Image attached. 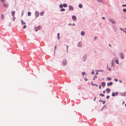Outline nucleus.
I'll use <instances>...</instances> for the list:
<instances>
[{
	"label": "nucleus",
	"mask_w": 126,
	"mask_h": 126,
	"mask_svg": "<svg viewBox=\"0 0 126 126\" xmlns=\"http://www.w3.org/2000/svg\"><path fill=\"white\" fill-rule=\"evenodd\" d=\"M119 55L120 58L121 59L123 60L124 59L125 55L123 52H121L120 53H119Z\"/></svg>",
	"instance_id": "obj_1"
},
{
	"label": "nucleus",
	"mask_w": 126,
	"mask_h": 126,
	"mask_svg": "<svg viewBox=\"0 0 126 126\" xmlns=\"http://www.w3.org/2000/svg\"><path fill=\"white\" fill-rule=\"evenodd\" d=\"M109 20L110 22L113 24H115L116 23V22L112 19H109Z\"/></svg>",
	"instance_id": "obj_2"
},
{
	"label": "nucleus",
	"mask_w": 126,
	"mask_h": 126,
	"mask_svg": "<svg viewBox=\"0 0 126 126\" xmlns=\"http://www.w3.org/2000/svg\"><path fill=\"white\" fill-rule=\"evenodd\" d=\"M87 57V56L86 54H84L83 55V56L82 58V60L83 61L85 62L86 60Z\"/></svg>",
	"instance_id": "obj_3"
},
{
	"label": "nucleus",
	"mask_w": 126,
	"mask_h": 126,
	"mask_svg": "<svg viewBox=\"0 0 126 126\" xmlns=\"http://www.w3.org/2000/svg\"><path fill=\"white\" fill-rule=\"evenodd\" d=\"M82 46V44L81 42H79L77 44V46L79 47H81Z\"/></svg>",
	"instance_id": "obj_4"
},
{
	"label": "nucleus",
	"mask_w": 126,
	"mask_h": 126,
	"mask_svg": "<svg viewBox=\"0 0 126 126\" xmlns=\"http://www.w3.org/2000/svg\"><path fill=\"white\" fill-rule=\"evenodd\" d=\"M63 64L64 66L66 65L67 64V61L65 59H64L63 61Z\"/></svg>",
	"instance_id": "obj_5"
},
{
	"label": "nucleus",
	"mask_w": 126,
	"mask_h": 126,
	"mask_svg": "<svg viewBox=\"0 0 126 126\" xmlns=\"http://www.w3.org/2000/svg\"><path fill=\"white\" fill-rule=\"evenodd\" d=\"M120 95L123 96H126V91L124 93H119Z\"/></svg>",
	"instance_id": "obj_6"
},
{
	"label": "nucleus",
	"mask_w": 126,
	"mask_h": 126,
	"mask_svg": "<svg viewBox=\"0 0 126 126\" xmlns=\"http://www.w3.org/2000/svg\"><path fill=\"white\" fill-rule=\"evenodd\" d=\"M39 15V13L38 11H36L35 13V15L36 17H38Z\"/></svg>",
	"instance_id": "obj_7"
},
{
	"label": "nucleus",
	"mask_w": 126,
	"mask_h": 126,
	"mask_svg": "<svg viewBox=\"0 0 126 126\" xmlns=\"http://www.w3.org/2000/svg\"><path fill=\"white\" fill-rule=\"evenodd\" d=\"M34 30L36 32H37L38 30H40V26L35 27Z\"/></svg>",
	"instance_id": "obj_8"
},
{
	"label": "nucleus",
	"mask_w": 126,
	"mask_h": 126,
	"mask_svg": "<svg viewBox=\"0 0 126 126\" xmlns=\"http://www.w3.org/2000/svg\"><path fill=\"white\" fill-rule=\"evenodd\" d=\"M68 7L69 8V11H70L71 10H74V8L72 6L69 5Z\"/></svg>",
	"instance_id": "obj_9"
},
{
	"label": "nucleus",
	"mask_w": 126,
	"mask_h": 126,
	"mask_svg": "<svg viewBox=\"0 0 126 126\" xmlns=\"http://www.w3.org/2000/svg\"><path fill=\"white\" fill-rule=\"evenodd\" d=\"M72 18L74 20H76L77 19L76 16L75 15L72 16Z\"/></svg>",
	"instance_id": "obj_10"
},
{
	"label": "nucleus",
	"mask_w": 126,
	"mask_h": 126,
	"mask_svg": "<svg viewBox=\"0 0 126 126\" xmlns=\"http://www.w3.org/2000/svg\"><path fill=\"white\" fill-rule=\"evenodd\" d=\"M106 91H107V93H110V90L109 88H107L106 89Z\"/></svg>",
	"instance_id": "obj_11"
},
{
	"label": "nucleus",
	"mask_w": 126,
	"mask_h": 126,
	"mask_svg": "<svg viewBox=\"0 0 126 126\" xmlns=\"http://www.w3.org/2000/svg\"><path fill=\"white\" fill-rule=\"evenodd\" d=\"M112 84L113 83L112 82H110L107 83V85L108 86H111Z\"/></svg>",
	"instance_id": "obj_12"
},
{
	"label": "nucleus",
	"mask_w": 126,
	"mask_h": 126,
	"mask_svg": "<svg viewBox=\"0 0 126 126\" xmlns=\"http://www.w3.org/2000/svg\"><path fill=\"white\" fill-rule=\"evenodd\" d=\"M11 14H12V15L13 17H14V16L15 13V12L14 11H12L11 12Z\"/></svg>",
	"instance_id": "obj_13"
},
{
	"label": "nucleus",
	"mask_w": 126,
	"mask_h": 126,
	"mask_svg": "<svg viewBox=\"0 0 126 126\" xmlns=\"http://www.w3.org/2000/svg\"><path fill=\"white\" fill-rule=\"evenodd\" d=\"M85 34V32L83 31H82L80 33L81 35L82 36H84Z\"/></svg>",
	"instance_id": "obj_14"
},
{
	"label": "nucleus",
	"mask_w": 126,
	"mask_h": 126,
	"mask_svg": "<svg viewBox=\"0 0 126 126\" xmlns=\"http://www.w3.org/2000/svg\"><path fill=\"white\" fill-rule=\"evenodd\" d=\"M101 86L103 87L105 86V83L104 82H103L101 83Z\"/></svg>",
	"instance_id": "obj_15"
},
{
	"label": "nucleus",
	"mask_w": 126,
	"mask_h": 126,
	"mask_svg": "<svg viewBox=\"0 0 126 126\" xmlns=\"http://www.w3.org/2000/svg\"><path fill=\"white\" fill-rule=\"evenodd\" d=\"M97 2H100L102 3H104V1L103 0H97Z\"/></svg>",
	"instance_id": "obj_16"
},
{
	"label": "nucleus",
	"mask_w": 126,
	"mask_h": 126,
	"mask_svg": "<svg viewBox=\"0 0 126 126\" xmlns=\"http://www.w3.org/2000/svg\"><path fill=\"white\" fill-rule=\"evenodd\" d=\"M120 29L121 30V31H123V32H125V33L126 34V31L125 30H124V29H122V28H120Z\"/></svg>",
	"instance_id": "obj_17"
},
{
	"label": "nucleus",
	"mask_w": 126,
	"mask_h": 126,
	"mask_svg": "<svg viewBox=\"0 0 126 126\" xmlns=\"http://www.w3.org/2000/svg\"><path fill=\"white\" fill-rule=\"evenodd\" d=\"M63 5L62 4H60L59 5V7L61 9L63 7Z\"/></svg>",
	"instance_id": "obj_18"
},
{
	"label": "nucleus",
	"mask_w": 126,
	"mask_h": 126,
	"mask_svg": "<svg viewBox=\"0 0 126 126\" xmlns=\"http://www.w3.org/2000/svg\"><path fill=\"white\" fill-rule=\"evenodd\" d=\"M63 5V7H67V4L65 3H64Z\"/></svg>",
	"instance_id": "obj_19"
},
{
	"label": "nucleus",
	"mask_w": 126,
	"mask_h": 126,
	"mask_svg": "<svg viewBox=\"0 0 126 126\" xmlns=\"http://www.w3.org/2000/svg\"><path fill=\"white\" fill-rule=\"evenodd\" d=\"M113 28L115 32L116 31L117 29V28L115 26H113Z\"/></svg>",
	"instance_id": "obj_20"
},
{
	"label": "nucleus",
	"mask_w": 126,
	"mask_h": 126,
	"mask_svg": "<svg viewBox=\"0 0 126 126\" xmlns=\"http://www.w3.org/2000/svg\"><path fill=\"white\" fill-rule=\"evenodd\" d=\"M79 7L80 8H82V6L81 4H80L79 5Z\"/></svg>",
	"instance_id": "obj_21"
},
{
	"label": "nucleus",
	"mask_w": 126,
	"mask_h": 126,
	"mask_svg": "<svg viewBox=\"0 0 126 126\" xmlns=\"http://www.w3.org/2000/svg\"><path fill=\"white\" fill-rule=\"evenodd\" d=\"M57 38L58 40H60V33H58L57 34Z\"/></svg>",
	"instance_id": "obj_22"
},
{
	"label": "nucleus",
	"mask_w": 126,
	"mask_h": 126,
	"mask_svg": "<svg viewBox=\"0 0 126 126\" xmlns=\"http://www.w3.org/2000/svg\"><path fill=\"white\" fill-rule=\"evenodd\" d=\"M3 6L5 7H8V4H5L3 5Z\"/></svg>",
	"instance_id": "obj_23"
},
{
	"label": "nucleus",
	"mask_w": 126,
	"mask_h": 126,
	"mask_svg": "<svg viewBox=\"0 0 126 126\" xmlns=\"http://www.w3.org/2000/svg\"><path fill=\"white\" fill-rule=\"evenodd\" d=\"M65 11V9L64 8H61L60 10V11L61 12H64Z\"/></svg>",
	"instance_id": "obj_24"
},
{
	"label": "nucleus",
	"mask_w": 126,
	"mask_h": 126,
	"mask_svg": "<svg viewBox=\"0 0 126 126\" xmlns=\"http://www.w3.org/2000/svg\"><path fill=\"white\" fill-rule=\"evenodd\" d=\"M21 23L22 25L25 24L26 23L24 22L23 21V20H21Z\"/></svg>",
	"instance_id": "obj_25"
},
{
	"label": "nucleus",
	"mask_w": 126,
	"mask_h": 126,
	"mask_svg": "<svg viewBox=\"0 0 126 126\" xmlns=\"http://www.w3.org/2000/svg\"><path fill=\"white\" fill-rule=\"evenodd\" d=\"M115 93L114 92H113L112 93V96H115Z\"/></svg>",
	"instance_id": "obj_26"
},
{
	"label": "nucleus",
	"mask_w": 126,
	"mask_h": 126,
	"mask_svg": "<svg viewBox=\"0 0 126 126\" xmlns=\"http://www.w3.org/2000/svg\"><path fill=\"white\" fill-rule=\"evenodd\" d=\"M81 74L83 75H86V73L84 72H82Z\"/></svg>",
	"instance_id": "obj_27"
},
{
	"label": "nucleus",
	"mask_w": 126,
	"mask_h": 126,
	"mask_svg": "<svg viewBox=\"0 0 126 126\" xmlns=\"http://www.w3.org/2000/svg\"><path fill=\"white\" fill-rule=\"evenodd\" d=\"M91 84L92 85H95V86H96L97 87L98 86V85H97V84H94L93 82H91Z\"/></svg>",
	"instance_id": "obj_28"
},
{
	"label": "nucleus",
	"mask_w": 126,
	"mask_h": 126,
	"mask_svg": "<svg viewBox=\"0 0 126 126\" xmlns=\"http://www.w3.org/2000/svg\"><path fill=\"white\" fill-rule=\"evenodd\" d=\"M31 15V13L30 12H28V16H29Z\"/></svg>",
	"instance_id": "obj_29"
},
{
	"label": "nucleus",
	"mask_w": 126,
	"mask_h": 126,
	"mask_svg": "<svg viewBox=\"0 0 126 126\" xmlns=\"http://www.w3.org/2000/svg\"><path fill=\"white\" fill-rule=\"evenodd\" d=\"M107 79L109 80H111V78L110 77H108L107 78Z\"/></svg>",
	"instance_id": "obj_30"
},
{
	"label": "nucleus",
	"mask_w": 126,
	"mask_h": 126,
	"mask_svg": "<svg viewBox=\"0 0 126 126\" xmlns=\"http://www.w3.org/2000/svg\"><path fill=\"white\" fill-rule=\"evenodd\" d=\"M1 17L2 19H4V16L3 14L1 15Z\"/></svg>",
	"instance_id": "obj_31"
},
{
	"label": "nucleus",
	"mask_w": 126,
	"mask_h": 126,
	"mask_svg": "<svg viewBox=\"0 0 126 126\" xmlns=\"http://www.w3.org/2000/svg\"><path fill=\"white\" fill-rule=\"evenodd\" d=\"M97 78V76L96 75H95L94 76V77L93 78V79L94 80H95V79L96 78Z\"/></svg>",
	"instance_id": "obj_32"
},
{
	"label": "nucleus",
	"mask_w": 126,
	"mask_h": 126,
	"mask_svg": "<svg viewBox=\"0 0 126 126\" xmlns=\"http://www.w3.org/2000/svg\"><path fill=\"white\" fill-rule=\"evenodd\" d=\"M44 14V12H41L40 13V15L41 16H42Z\"/></svg>",
	"instance_id": "obj_33"
},
{
	"label": "nucleus",
	"mask_w": 126,
	"mask_h": 126,
	"mask_svg": "<svg viewBox=\"0 0 126 126\" xmlns=\"http://www.w3.org/2000/svg\"><path fill=\"white\" fill-rule=\"evenodd\" d=\"M116 63L117 64H119V61L118 60H116Z\"/></svg>",
	"instance_id": "obj_34"
},
{
	"label": "nucleus",
	"mask_w": 126,
	"mask_h": 126,
	"mask_svg": "<svg viewBox=\"0 0 126 126\" xmlns=\"http://www.w3.org/2000/svg\"><path fill=\"white\" fill-rule=\"evenodd\" d=\"M99 95L101 96H104V95L102 94H99Z\"/></svg>",
	"instance_id": "obj_35"
},
{
	"label": "nucleus",
	"mask_w": 126,
	"mask_h": 126,
	"mask_svg": "<svg viewBox=\"0 0 126 126\" xmlns=\"http://www.w3.org/2000/svg\"><path fill=\"white\" fill-rule=\"evenodd\" d=\"M123 11L124 12L126 13V9H123Z\"/></svg>",
	"instance_id": "obj_36"
},
{
	"label": "nucleus",
	"mask_w": 126,
	"mask_h": 126,
	"mask_svg": "<svg viewBox=\"0 0 126 126\" xmlns=\"http://www.w3.org/2000/svg\"><path fill=\"white\" fill-rule=\"evenodd\" d=\"M99 71H100L102 72H104V71L103 70H99L98 71V72Z\"/></svg>",
	"instance_id": "obj_37"
},
{
	"label": "nucleus",
	"mask_w": 126,
	"mask_h": 126,
	"mask_svg": "<svg viewBox=\"0 0 126 126\" xmlns=\"http://www.w3.org/2000/svg\"><path fill=\"white\" fill-rule=\"evenodd\" d=\"M24 10H23L22 11L21 16H22V15H23V14H24Z\"/></svg>",
	"instance_id": "obj_38"
},
{
	"label": "nucleus",
	"mask_w": 126,
	"mask_h": 126,
	"mask_svg": "<svg viewBox=\"0 0 126 126\" xmlns=\"http://www.w3.org/2000/svg\"><path fill=\"white\" fill-rule=\"evenodd\" d=\"M0 1L1 2H2L3 4L5 2V0H0Z\"/></svg>",
	"instance_id": "obj_39"
},
{
	"label": "nucleus",
	"mask_w": 126,
	"mask_h": 126,
	"mask_svg": "<svg viewBox=\"0 0 126 126\" xmlns=\"http://www.w3.org/2000/svg\"><path fill=\"white\" fill-rule=\"evenodd\" d=\"M93 75L94 74V70H92V72L91 73Z\"/></svg>",
	"instance_id": "obj_40"
},
{
	"label": "nucleus",
	"mask_w": 126,
	"mask_h": 126,
	"mask_svg": "<svg viewBox=\"0 0 126 126\" xmlns=\"http://www.w3.org/2000/svg\"><path fill=\"white\" fill-rule=\"evenodd\" d=\"M110 97V96H109V95H107L106 96V98L107 99H109Z\"/></svg>",
	"instance_id": "obj_41"
},
{
	"label": "nucleus",
	"mask_w": 126,
	"mask_h": 126,
	"mask_svg": "<svg viewBox=\"0 0 126 126\" xmlns=\"http://www.w3.org/2000/svg\"><path fill=\"white\" fill-rule=\"evenodd\" d=\"M114 80L115 81H116V82H117L118 80V79H116V78L114 79Z\"/></svg>",
	"instance_id": "obj_42"
},
{
	"label": "nucleus",
	"mask_w": 126,
	"mask_h": 126,
	"mask_svg": "<svg viewBox=\"0 0 126 126\" xmlns=\"http://www.w3.org/2000/svg\"><path fill=\"white\" fill-rule=\"evenodd\" d=\"M97 38V36H95L94 38V40L95 41V40Z\"/></svg>",
	"instance_id": "obj_43"
},
{
	"label": "nucleus",
	"mask_w": 126,
	"mask_h": 126,
	"mask_svg": "<svg viewBox=\"0 0 126 126\" xmlns=\"http://www.w3.org/2000/svg\"><path fill=\"white\" fill-rule=\"evenodd\" d=\"M26 27V25H24L23 26V28L24 29H25Z\"/></svg>",
	"instance_id": "obj_44"
},
{
	"label": "nucleus",
	"mask_w": 126,
	"mask_h": 126,
	"mask_svg": "<svg viewBox=\"0 0 126 126\" xmlns=\"http://www.w3.org/2000/svg\"><path fill=\"white\" fill-rule=\"evenodd\" d=\"M84 79L85 81H86L88 80V79H87L86 78H84Z\"/></svg>",
	"instance_id": "obj_45"
},
{
	"label": "nucleus",
	"mask_w": 126,
	"mask_h": 126,
	"mask_svg": "<svg viewBox=\"0 0 126 126\" xmlns=\"http://www.w3.org/2000/svg\"><path fill=\"white\" fill-rule=\"evenodd\" d=\"M115 94H116V95H117L118 94V93L117 92H116L115 93Z\"/></svg>",
	"instance_id": "obj_46"
},
{
	"label": "nucleus",
	"mask_w": 126,
	"mask_h": 126,
	"mask_svg": "<svg viewBox=\"0 0 126 126\" xmlns=\"http://www.w3.org/2000/svg\"><path fill=\"white\" fill-rule=\"evenodd\" d=\"M66 50H68V47L67 45H66Z\"/></svg>",
	"instance_id": "obj_47"
},
{
	"label": "nucleus",
	"mask_w": 126,
	"mask_h": 126,
	"mask_svg": "<svg viewBox=\"0 0 126 126\" xmlns=\"http://www.w3.org/2000/svg\"><path fill=\"white\" fill-rule=\"evenodd\" d=\"M98 72L97 71V72H96L95 73V75H98Z\"/></svg>",
	"instance_id": "obj_48"
},
{
	"label": "nucleus",
	"mask_w": 126,
	"mask_h": 126,
	"mask_svg": "<svg viewBox=\"0 0 126 126\" xmlns=\"http://www.w3.org/2000/svg\"><path fill=\"white\" fill-rule=\"evenodd\" d=\"M72 25L73 26H75V23H73L72 24Z\"/></svg>",
	"instance_id": "obj_49"
},
{
	"label": "nucleus",
	"mask_w": 126,
	"mask_h": 126,
	"mask_svg": "<svg viewBox=\"0 0 126 126\" xmlns=\"http://www.w3.org/2000/svg\"><path fill=\"white\" fill-rule=\"evenodd\" d=\"M123 7H125V6H126V4H125H125H123V5H122V6Z\"/></svg>",
	"instance_id": "obj_50"
},
{
	"label": "nucleus",
	"mask_w": 126,
	"mask_h": 126,
	"mask_svg": "<svg viewBox=\"0 0 126 126\" xmlns=\"http://www.w3.org/2000/svg\"><path fill=\"white\" fill-rule=\"evenodd\" d=\"M102 19L104 20H105V17H102Z\"/></svg>",
	"instance_id": "obj_51"
},
{
	"label": "nucleus",
	"mask_w": 126,
	"mask_h": 126,
	"mask_svg": "<svg viewBox=\"0 0 126 126\" xmlns=\"http://www.w3.org/2000/svg\"><path fill=\"white\" fill-rule=\"evenodd\" d=\"M13 17V21H14V20L16 18L15 17H14V16Z\"/></svg>",
	"instance_id": "obj_52"
},
{
	"label": "nucleus",
	"mask_w": 126,
	"mask_h": 126,
	"mask_svg": "<svg viewBox=\"0 0 126 126\" xmlns=\"http://www.w3.org/2000/svg\"><path fill=\"white\" fill-rule=\"evenodd\" d=\"M113 64V61H112L111 63V66H112Z\"/></svg>",
	"instance_id": "obj_53"
},
{
	"label": "nucleus",
	"mask_w": 126,
	"mask_h": 126,
	"mask_svg": "<svg viewBox=\"0 0 126 126\" xmlns=\"http://www.w3.org/2000/svg\"><path fill=\"white\" fill-rule=\"evenodd\" d=\"M102 102V104H104L105 103V101H103L102 102Z\"/></svg>",
	"instance_id": "obj_54"
},
{
	"label": "nucleus",
	"mask_w": 126,
	"mask_h": 126,
	"mask_svg": "<svg viewBox=\"0 0 126 126\" xmlns=\"http://www.w3.org/2000/svg\"><path fill=\"white\" fill-rule=\"evenodd\" d=\"M57 47L56 46V45L54 47V50H55V49H56Z\"/></svg>",
	"instance_id": "obj_55"
},
{
	"label": "nucleus",
	"mask_w": 126,
	"mask_h": 126,
	"mask_svg": "<svg viewBox=\"0 0 126 126\" xmlns=\"http://www.w3.org/2000/svg\"><path fill=\"white\" fill-rule=\"evenodd\" d=\"M99 89H101V86L100 85H99Z\"/></svg>",
	"instance_id": "obj_56"
},
{
	"label": "nucleus",
	"mask_w": 126,
	"mask_h": 126,
	"mask_svg": "<svg viewBox=\"0 0 126 126\" xmlns=\"http://www.w3.org/2000/svg\"><path fill=\"white\" fill-rule=\"evenodd\" d=\"M103 101L102 100H99V102H102Z\"/></svg>",
	"instance_id": "obj_57"
},
{
	"label": "nucleus",
	"mask_w": 126,
	"mask_h": 126,
	"mask_svg": "<svg viewBox=\"0 0 126 126\" xmlns=\"http://www.w3.org/2000/svg\"><path fill=\"white\" fill-rule=\"evenodd\" d=\"M109 71H110V70H111V69H110V68H108V69H107Z\"/></svg>",
	"instance_id": "obj_58"
},
{
	"label": "nucleus",
	"mask_w": 126,
	"mask_h": 126,
	"mask_svg": "<svg viewBox=\"0 0 126 126\" xmlns=\"http://www.w3.org/2000/svg\"><path fill=\"white\" fill-rule=\"evenodd\" d=\"M103 93H104V94L105 93V90H104L103 91Z\"/></svg>",
	"instance_id": "obj_59"
},
{
	"label": "nucleus",
	"mask_w": 126,
	"mask_h": 126,
	"mask_svg": "<svg viewBox=\"0 0 126 126\" xmlns=\"http://www.w3.org/2000/svg\"><path fill=\"white\" fill-rule=\"evenodd\" d=\"M71 25H72V24L71 23H70L68 24V26H70Z\"/></svg>",
	"instance_id": "obj_60"
},
{
	"label": "nucleus",
	"mask_w": 126,
	"mask_h": 126,
	"mask_svg": "<svg viewBox=\"0 0 126 126\" xmlns=\"http://www.w3.org/2000/svg\"><path fill=\"white\" fill-rule=\"evenodd\" d=\"M119 82L120 83H121L122 82V81L121 80H119Z\"/></svg>",
	"instance_id": "obj_61"
},
{
	"label": "nucleus",
	"mask_w": 126,
	"mask_h": 126,
	"mask_svg": "<svg viewBox=\"0 0 126 126\" xmlns=\"http://www.w3.org/2000/svg\"><path fill=\"white\" fill-rule=\"evenodd\" d=\"M125 103V102L124 101L123 102V103H122V104L123 105V104H124Z\"/></svg>",
	"instance_id": "obj_62"
},
{
	"label": "nucleus",
	"mask_w": 126,
	"mask_h": 126,
	"mask_svg": "<svg viewBox=\"0 0 126 126\" xmlns=\"http://www.w3.org/2000/svg\"><path fill=\"white\" fill-rule=\"evenodd\" d=\"M95 99H96V97H95L94 98V101H95Z\"/></svg>",
	"instance_id": "obj_63"
},
{
	"label": "nucleus",
	"mask_w": 126,
	"mask_h": 126,
	"mask_svg": "<svg viewBox=\"0 0 126 126\" xmlns=\"http://www.w3.org/2000/svg\"><path fill=\"white\" fill-rule=\"evenodd\" d=\"M109 46L110 47H111V45H110V44H109Z\"/></svg>",
	"instance_id": "obj_64"
}]
</instances>
